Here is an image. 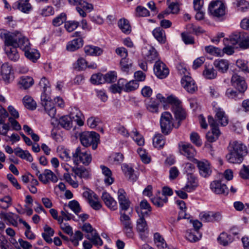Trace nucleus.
<instances>
[{
  "instance_id": "nucleus-1",
  "label": "nucleus",
  "mask_w": 249,
  "mask_h": 249,
  "mask_svg": "<svg viewBox=\"0 0 249 249\" xmlns=\"http://www.w3.org/2000/svg\"><path fill=\"white\" fill-rule=\"evenodd\" d=\"M228 153L226 156L227 161L231 163L240 164L248 153L247 146L241 142H230L228 146Z\"/></svg>"
},
{
  "instance_id": "nucleus-2",
  "label": "nucleus",
  "mask_w": 249,
  "mask_h": 249,
  "mask_svg": "<svg viewBox=\"0 0 249 249\" xmlns=\"http://www.w3.org/2000/svg\"><path fill=\"white\" fill-rule=\"evenodd\" d=\"M215 113L214 119L212 116L208 117V123L210 126L218 127L225 126L229 123V117L223 108L219 107H213Z\"/></svg>"
},
{
  "instance_id": "nucleus-3",
  "label": "nucleus",
  "mask_w": 249,
  "mask_h": 249,
  "mask_svg": "<svg viewBox=\"0 0 249 249\" xmlns=\"http://www.w3.org/2000/svg\"><path fill=\"white\" fill-rule=\"evenodd\" d=\"M167 102L172 105V110L175 117L180 124V122L185 119L187 115L182 107L181 102L177 97L171 95L167 97Z\"/></svg>"
},
{
  "instance_id": "nucleus-4",
  "label": "nucleus",
  "mask_w": 249,
  "mask_h": 249,
  "mask_svg": "<svg viewBox=\"0 0 249 249\" xmlns=\"http://www.w3.org/2000/svg\"><path fill=\"white\" fill-rule=\"evenodd\" d=\"M72 159L76 164L81 163L88 165L91 161L92 157L89 151L79 146L72 152Z\"/></svg>"
},
{
  "instance_id": "nucleus-5",
  "label": "nucleus",
  "mask_w": 249,
  "mask_h": 249,
  "mask_svg": "<svg viewBox=\"0 0 249 249\" xmlns=\"http://www.w3.org/2000/svg\"><path fill=\"white\" fill-rule=\"evenodd\" d=\"M173 117L171 114L167 111L163 112L160 116V124L161 132L165 135H168L171 132L173 127L178 128L180 124L178 122L177 124L173 123Z\"/></svg>"
},
{
  "instance_id": "nucleus-6",
  "label": "nucleus",
  "mask_w": 249,
  "mask_h": 249,
  "mask_svg": "<svg viewBox=\"0 0 249 249\" xmlns=\"http://www.w3.org/2000/svg\"><path fill=\"white\" fill-rule=\"evenodd\" d=\"M99 135L94 131H85L80 135L81 144L85 147L92 145L93 150L97 148L99 142Z\"/></svg>"
},
{
  "instance_id": "nucleus-7",
  "label": "nucleus",
  "mask_w": 249,
  "mask_h": 249,
  "mask_svg": "<svg viewBox=\"0 0 249 249\" xmlns=\"http://www.w3.org/2000/svg\"><path fill=\"white\" fill-rule=\"evenodd\" d=\"M208 12L213 18L222 20L225 18L226 6L220 1H212L209 4Z\"/></svg>"
},
{
  "instance_id": "nucleus-8",
  "label": "nucleus",
  "mask_w": 249,
  "mask_h": 249,
  "mask_svg": "<svg viewBox=\"0 0 249 249\" xmlns=\"http://www.w3.org/2000/svg\"><path fill=\"white\" fill-rule=\"evenodd\" d=\"M0 36L4 40L5 46L17 47L18 39L21 36V33L17 31L11 33L4 29H0Z\"/></svg>"
},
{
  "instance_id": "nucleus-9",
  "label": "nucleus",
  "mask_w": 249,
  "mask_h": 249,
  "mask_svg": "<svg viewBox=\"0 0 249 249\" xmlns=\"http://www.w3.org/2000/svg\"><path fill=\"white\" fill-rule=\"evenodd\" d=\"M195 163L198 169L200 176L204 178H208L212 174V166L210 162L205 159L199 160H195Z\"/></svg>"
},
{
  "instance_id": "nucleus-10",
  "label": "nucleus",
  "mask_w": 249,
  "mask_h": 249,
  "mask_svg": "<svg viewBox=\"0 0 249 249\" xmlns=\"http://www.w3.org/2000/svg\"><path fill=\"white\" fill-rule=\"evenodd\" d=\"M72 36L76 38L68 42L66 46L67 50L70 52H74L82 47L84 45L83 38L85 36L80 32H74Z\"/></svg>"
},
{
  "instance_id": "nucleus-11",
  "label": "nucleus",
  "mask_w": 249,
  "mask_h": 249,
  "mask_svg": "<svg viewBox=\"0 0 249 249\" xmlns=\"http://www.w3.org/2000/svg\"><path fill=\"white\" fill-rule=\"evenodd\" d=\"M41 100L46 112L50 117L54 118L56 115V109L50 97L46 93H42L41 96Z\"/></svg>"
},
{
  "instance_id": "nucleus-12",
  "label": "nucleus",
  "mask_w": 249,
  "mask_h": 249,
  "mask_svg": "<svg viewBox=\"0 0 249 249\" xmlns=\"http://www.w3.org/2000/svg\"><path fill=\"white\" fill-rule=\"evenodd\" d=\"M83 196L86 198L91 206L95 210H98L101 209L102 205L99 201L98 196L93 192L89 190L86 191L83 193Z\"/></svg>"
},
{
  "instance_id": "nucleus-13",
  "label": "nucleus",
  "mask_w": 249,
  "mask_h": 249,
  "mask_svg": "<svg viewBox=\"0 0 249 249\" xmlns=\"http://www.w3.org/2000/svg\"><path fill=\"white\" fill-rule=\"evenodd\" d=\"M181 84L185 90L190 93H194L197 90V86L193 79L189 75H184Z\"/></svg>"
},
{
  "instance_id": "nucleus-14",
  "label": "nucleus",
  "mask_w": 249,
  "mask_h": 249,
  "mask_svg": "<svg viewBox=\"0 0 249 249\" xmlns=\"http://www.w3.org/2000/svg\"><path fill=\"white\" fill-rule=\"evenodd\" d=\"M231 83L239 92H244L247 89V85L244 78L236 73L232 75Z\"/></svg>"
},
{
  "instance_id": "nucleus-15",
  "label": "nucleus",
  "mask_w": 249,
  "mask_h": 249,
  "mask_svg": "<svg viewBox=\"0 0 249 249\" xmlns=\"http://www.w3.org/2000/svg\"><path fill=\"white\" fill-rule=\"evenodd\" d=\"M69 116L77 125L83 126L84 124L85 117L82 112L77 107H71L70 109Z\"/></svg>"
},
{
  "instance_id": "nucleus-16",
  "label": "nucleus",
  "mask_w": 249,
  "mask_h": 249,
  "mask_svg": "<svg viewBox=\"0 0 249 249\" xmlns=\"http://www.w3.org/2000/svg\"><path fill=\"white\" fill-rule=\"evenodd\" d=\"M154 71L156 75L160 79H163L167 76L169 71L165 64L160 61H156Z\"/></svg>"
},
{
  "instance_id": "nucleus-17",
  "label": "nucleus",
  "mask_w": 249,
  "mask_h": 249,
  "mask_svg": "<svg viewBox=\"0 0 249 249\" xmlns=\"http://www.w3.org/2000/svg\"><path fill=\"white\" fill-rule=\"evenodd\" d=\"M2 78L5 84H9L14 79V72L12 67L7 63L2 64L1 67Z\"/></svg>"
},
{
  "instance_id": "nucleus-18",
  "label": "nucleus",
  "mask_w": 249,
  "mask_h": 249,
  "mask_svg": "<svg viewBox=\"0 0 249 249\" xmlns=\"http://www.w3.org/2000/svg\"><path fill=\"white\" fill-rule=\"evenodd\" d=\"M142 55L146 61L152 62L157 60L158 54L156 49L151 46H147L142 49Z\"/></svg>"
},
{
  "instance_id": "nucleus-19",
  "label": "nucleus",
  "mask_w": 249,
  "mask_h": 249,
  "mask_svg": "<svg viewBox=\"0 0 249 249\" xmlns=\"http://www.w3.org/2000/svg\"><path fill=\"white\" fill-rule=\"evenodd\" d=\"M210 188L213 192L216 194H224L227 195L228 194V188L224 184H222L219 180L213 181L210 184Z\"/></svg>"
},
{
  "instance_id": "nucleus-20",
  "label": "nucleus",
  "mask_w": 249,
  "mask_h": 249,
  "mask_svg": "<svg viewBox=\"0 0 249 249\" xmlns=\"http://www.w3.org/2000/svg\"><path fill=\"white\" fill-rule=\"evenodd\" d=\"M39 180L44 184L48 183L50 181L56 182L58 180L57 177L50 170L45 169L44 172L39 176Z\"/></svg>"
},
{
  "instance_id": "nucleus-21",
  "label": "nucleus",
  "mask_w": 249,
  "mask_h": 249,
  "mask_svg": "<svg viewBox=\"0 0 249 249\" xmlns=\"http://www.w3.org/2000/svg\"><path fill=\"white\" fill-rule=\"evenodd\" d=\"M198 185L197 177L194 175L187 176V182L183 189L187 192L194 191Z\"/></svg>"
},
{
  "instance_id": "nucleus-22",
  "label": "nucleus",
  "mask_w": 249,
  "mask_h": 249,
  "mask_svg": "<svg viewBox=\"0 0 249 249\" xmlns=\"http://www.w3.org/2000/svg\"><path fill=\"white\" fill-rule=\"evenodd\" d=\"M34 83V81L32 77L22 76L19 78L18 85L20 89H26L30 88Z\"/></svg>"
},
{
  "instance_id": "nucleus-23",
  "label": "nucleus",
  "mask_w": 249,
  "mask_h": 249,
  "mask_svg": "<svg viewBox=\"0 0 249 249\" xmlns=\"http://www.w3.org/2000/svg\"><path fill=\"white\" fill-rule=\"evenodd\" d=\"M118 199L120 208V219L123 222L124 221V190L120 189L118 191Z\"/></svg>"
},
{
  "instance_id": "nucleus-24",
  "label": "nucleus",
  "mask_w": 249,
  "mask_h": 249,
  "mask_svg": "<svg viewBox=\"0 0 249 249\" xmlns=\"http://www.w3.org/2000/svg\"><path fill=\"white\" fill-rule=\"evenodd\" d=\"M100 168L102 170V173L104 176V180L105 184L107 186L110 185L114 182V178L112 177L111 170L104 165H101Z\"/></svg>"
},
{
  "instance_id": "nucleus-25",
  "label": "nucleus",
  "mask_w": 249,
  "mask_h": 249,
  "mask_svg": "<svg viewBox=\"0 0 249 249\" xmlns=\"http://www.w3.org/2000/svg\"><path fill=\"white\" fill-rule=\"evenodd\" d=\"M146 108L152 113H158L159 103L153 98L147 99L144 101Z\"/></svg>"
},
{
  "instance_id": "nucleus-26",
  "label": "nucleus",
  "mask_w": 249,
  "mask_h": 249,
  "mask_svg": "<svg viewBox=\"0 0 249 249\" xmlns=\"http://www.w3.org/2000/svg\"><path fill=\"white\" fill-rule=\"evenodd\" d=\"M86 55L90 56H99L102 54L103 50L97 46L93 45H86L84 48Z\"/></svg>"
},
{
  "instance_id": "nucleus-27",
  "label": "nucleus",
  "mask_w": 249,
  "mask_h": 249,
  "mask_svg": "<svg viewBox=\"0 0 249 249\" xmlns=\"http://www.w3.org/2000/svg\"><path fill=\"white\" fill-rule=\"evenodd\" d=\"M4 50L7 57L11 61H17L19 59V55L17 52V47L5 46Z\"/></svg>"
},
{
  "instance_id": "nucleus-28",
  "label": "nucleus",
  "mask_w": 249,
  "mask_h": 249,
  "mask_svg": "<svg viewBox=\"0 0 249 249\" xmlns=\"http://www.w3.org/2000/svg\"><path fill=\"white\" fill-rule=\"evenodd\" d=\"M213 65L217 70L222 72H226L229 67V62L227 60L218 59L214 61Z\"/></svg>"
},
{
  "instance_id": "nucleus-29",
  "label": "nucleus",
  "mask_w": 249,
  "mask_h": 249,
  "mask_svg": "<svg viewBox=\"0 0 249 249\" xmlns=\"http://www.w3.org/2000/svg\"><path fill=\"white\" fill-rule=\"evenodd\" d=\"M102 198L107 207L112 210L117 209V202L108 193L103 192Z\"/></svg>"
},
{
  "instance_id": "nucleus-30",
  "label": "nucleus",
  "mask_w": 249,
  "mask_h": 249,
  "mask_svg": "<svg viewBox=\"0 0 249 249\" xmlns=\"http://www.w3.org/2000/svg\"><path fill=\"white\" fill-rule=\"evenodd\" d=\"M181 151L182 154L188 159L193 158L196 153V150L191 144H185L182 145Z\"/></svg>"
},
{
  "instance_id": "nucleus-31",
  "label": "nucleus",
  "mask_w": 249,
  "mask_h": 249,
  "mask_svg": "<svg viewBox=\"0 0 249 249\" xmlns=\"http://www.w3.org/2000/svg\"><path fill=\"white\" fill-rule=\"evenodd\" d=\"M86 237L94 245L102 246L103 244L102 239L95 229L92 230L91 232L88 233L86 235Z\"/></svg>"
},
{
  "instance_id": "nucleus-32",
  "label": "nucleus",
  "mask_w": 249,
  "mask_h": 249,
  "mask_svg": "<svg viewBox=\"0 0 249 249\" xmlns=\"http://www.w3.org/2000/svg\"><path fill=\"white\" fill-rule=\"evenodd\" d=\"M29 0H19L14 4V6L23 13H28L32 8Z\"/></svg>"
},
{
  "instance_id": "nucleus-33",
  "label": "nucleus",
  "mask_w": 249,
  "mask_h": 249,
  "mask_svg": "<svg viewBox=\"0 0 249 249\" xmlns=\"http://www.w3.org/2000/svg\"><path fill=\"white\" fill-rule=\"evenodd\" d=\"M152 34L157 41L161 44L166 42V35L165 31L160 27L155 28L152 32Z\"/></svg>"
},
{
  "instance_id": "nucleus-34",
  "label": "nucleus",
  "mask_w": 249,
  "mask_h": 249,
  "mask_svg": "<svg viewBox=\"0 0 249 249\" xmlns=\"http://www.w3.org/2000/svg\"><path fill=\"white\" fill-rule=\"evenodd\" d=\"M185 237L188 241L194 243L200 240L201 235H199L198 231H195L194 230H188L186 231Z\"/></svg>"
},
{
  "instance_id": "nucleus-35",
  "label": "nucleus",
  "mask_w": 249,
  "mask_h": 249,
  "mask_svg": "<svg viewBox=\"0 0 249 249\" xmlns=\"http://www.w3.org/2000/svg\"><path fill=\"white\" fill-rule=\"evenodd\" d=\"M151 201L155 206L161 207L168 201V197L165 196H161V193L159 192L156 196L151 198Z\"/></svg>"
},
{
  "instance_id": "nucleus-36",
  "label": "nucleus",
  "mask_w": 249,
  "mask_h": 249,
  "mask_svg": "<svg viewBox=\"0 0 249 249\" xmlns=\"http://www.w3.org/2000/svg\"><path fill=\"white\" fill-rule=\"evenodd\" d=\"M137 231L141 233H147L148 226L146 222L143 217V214L142 213V215H140L139 218L137 221Z\"/></svg>"
},
{
  "instance_id": "nucleus-37",
  "label": "nucleus",
  "mask_w": 249,
  "mask_h": 249,
  "mask_svg": "<svg viewBox=\"0 0 249 249\" xmlns=\"http://www.w3.org/2000/svg\"><path fill=\"white\" fill-rule=\"evenodd\" d=\"M212 131L208 132L206 134V138L209 142H213L216 141L218 138L220 132L218 127L211 126Z\"/></svg>"
},
{
  "instance_id": "nucleus-38",
  "label": "nucleus",
  "mask_w": 249,
  "mask_h": 249,
  "mask_svg": "<svg viewBox=\"0 0 249 249\" xmlns=\"http://www.w3.org/2000/svg\"><path fill=\"white\" fill-rule=\"evenodd\" d=\"M125 176L127 178V180L131 183L135 182L138 178L137 172L128 165L125 166Z\"/></svg>"
},
{
  "instance_id": "nucleus-39",
  "label": "nucleus",
  "mask_w": 249,
  "mask_h": 249,
  "mask_svg": "<svg viewBox=\"0 0 249 249\" xmlns=\"http://www.w3.org/2000/svg\"><path fill=\"white\" fill-rule=\"evenodd\" d=\"M125 236L128 238H132L134 236L133 225L131 221L130 217L125 214Z\"/></svg>"
},
{
  "instance_id": "nucleus-40",
  "label": "nucleus",
  "mask_w": 249,
  "mask_h": 249,
  "mask_svg": "<svg viewBox=\"0 0 249 249\" xmlns=\"http://www.w3.org/2000/svg\"><path fill=\"white\" fill-rule=\"evenodd\" d=\"M59 124L63 128L70 130L72 127V120L70 116H63L59 118Z\"/></svg>"
},
{
  "instance_id": "nucleus-41",
  "label": "nucleus",
  "mask_w": 249,
  "mask_h": 249,
  "mask_svg": "<svg viewBox=\"0 0 249 249\" xmlns=\"http://www.w3.org/2000/svg\"><path fill=\"white\" fill-rule=\"evenodd\" d=\"M15 153L17 156L29 162H32L33 160V158L27 150H23L20 148H17L15 150Z\"/></svg>"
},
{
  "instance_id": "nucleus-42",
  "label": "nucleus",
  "mask_w": 249,
  "mask_h": 249,
  "mask_svg": "<svg viewBox=\"0 0 249 249\" xmlns=\"http://www.w3.org/2000/svg\"><path fill=\"white\" fill-rule=\"evenodd\" d=\"M126 134L130 135L138 145L142 146L144 144V140L143 138L135 128H134L130 133H127Z\"/></svg>"
},
{
  "instance_id": "nucleus-43",
  "label": "nucleus",
  "mask_w": 249,
  "mask_h": 249,
  "mask_svg": "<svg viewBox=\"0 0 249 249\" xmlns=\"http://www.w3.org/2000/svg\"><path fill=\"white\" fill-rule=\"evenodd\" d=\"M17 47L20 48L24 52L30 48V43L28 39L21 34V36L18 39Z\"/></svg>"
},
{
  "instance_id": "nucleus-44",
  "label": "nucleus",
  "mask_w": 249,
  "mask_h": 249,
  "mask_svg": "<svg viewBox=\"0 0 249 249\" xmlns=\"http://www.w3.org/2000/svg\"><path fill=\"white\" fill-rule=\"evenodd\" d=\"M72 171L74 173V175L72 176L75 178H76V176L81 178H88L89 175V171L84 167H76L73 168Z\"/></svg>"
},
{
  "instance_id": "nucleus-45",
  "label": "nucleus",
  "mask_w": 249,
  "mask_h": 249,
  "mask_svg": "<svg viewBox=\"0 0 249 249\" xmlns=\"http://www.w3.org/2000/svg\"><path fill=\"white\" fill-rule=\"evenodd\" d=\"M217 240L220 244L225 246L232 242L233 238L231 235L222 232L218 237Z\"/></svg>"
},
{
  "instance_id": "nucleus-46",
  "label": "nucleus",
  "mask_w": 249,
  "mask_h": 249,
  "mask_svg": "<svg viewBox=\"0 0 249 249\" xmlns=\"http://www.w3.org/2000/svg\"><path fill=\"white\" fill-rule=\"evenodd\" d=\"M125 47L127 48V49H125V57L128 56V52L131 55L134 54L136 47L132 39L129 37L125 38Z\"/></svg>"
},
{
  "instance_id": "nucleus-47",
  "label": "nucleus",
  "mask_w": 249,
  "mask_h": 249,
  "mask_svg": "<svg viewBox=\"0 0 249 249\" xmlns=\"http://www.w3.org/2000/svg\"><path fill=\"white\" fill-rule=\"evenodd\" d=\"M124 80L119 79L117 84L112 85L110 87V90L113 93H121L124 89Z\"/></svg>"
},
{
  "instance_id": "nucleus-48",
  "label": "nucleus",
  "mask_w": 249,
  "mask_h": 249,
  "mask_svg": "<svg viewBox=\"0 0 249 249\" xmlns=\"http://www.w3.org/2000/svg\"><path fill=\"white\" fill-rule=\"evenodd\" d=\"M165 143L164 137L161 134H156L153 140V145L157 148H162Z\"/></svg>"
},
{
  "instance_id": "nucleus-49",
  "label": "nucleus",
  "mask_w": 249,
  "mask_h": 249,
  "mask_svg": "<svg viewBox=\"0 0 249 249\" xmlns=\"http://www.w3.org/2000/svg\"><path fill=\"white\" fill-rule=\"evenodd\" d=\"M154 238L155 243L159 249H164L166 248L167 244L163 238L160 233L158 232L155 233L154 235Z\"/></svg>"
},
{
  "instance_id": "nucleus-50",
  "label": "nucleus",
  "mask_w": 249,
  "mask_h": 249,
  "mask_svg": "<svg viewBox=\"0 0 249 249\" xmlns=\"http://www.w3.org/2000/svg\"><path fill=\"white\" fill-rule=\"evenodd\" d=\"M22 101L26 108L31 110L35 109L36 108V102L29 95L25 96L23 98Z\"/></svg>"
},
{
  "instance_id": "nucleus-51",
  "label": "nucleus",
  "mask_w": 249,
  "mask_h": 249,
  "mask_svg": "<svg viewBox=\"0 0 249 249\" xmlns=\"http://www.w3.org/2000/svg\"><path fill=\"white\" fill-rule=\"evenodd\" d=\"M24 52L25 56L34 62L39 57V53L36 50L31 49V48L24 51Z\"/></svg>"
},
{
  "instance_id": "nucleus-52",
  "label": "nucleus",
  "mask_w": 249,
  "mask_h": 249,
  "mask_svg": "<svg viewBox=\"0 0 249 249\" xmlns=\"http://www.w3.org/2000/svg\"><path fill=\"white\" fill-rule=\"evenodd\" d=\"M167 4L169 12H165V14H168L169 13L176 14L179 11L178 3L176 0H168Z\"/></svg>"
},
{
  "instance_id": "nucleus-53",
  "label": "nucleus",
  "mask_w": 249,
  "mask_h": 249,
  "mask_svg": "<svg viewBox=\"0 0 249 249\" xmlns=\"http://www.w3.org/2000/svg\"><path fill=\"white\" fill-rule=\"evenodd\" d=\"M244 32H237L232 34L230 38V44L232 45H235L240 43L242 37Z\"/></svg>"
},
{
  "instance_id": "nucleus-54",
  "label": "nucleus",
  "mask_w": 249,
  "mask_h": 249,
  "mask_svg": "<svg viewBox=\"0 0 249 249\" xmlns=\"http://www.w3.org/2000/svg\"><path fill=\"white\" fill-rule=\"evenodd\" d=\"M19 222L22 224L26 228L25 231V235L29 240H34L36 238V235L32 232L30 226L24 220L19 219Z\"/></svg>"
},
{
  "instance_id": "nucleus-55",
  "label": "nucleus",
  "mask_w": 249,
  "mask_h": 249,
  "mask_svg": "<svg viewBox=\"0 0 249 249\" xmlns=\"http://www.w3.org/2000/svg\"><path fill=\"white\" fill-rule=\"evenodd\" d=\"M88 62L83 58H79L74 64V68L79 71H83L87 68Z\"/></svg>"
},
{
  "instance_id": "nucleus-56",
  "label": "nucleus",
  "mask_w": 249,
  "mask_h": 249,
  "mask_svg": "<svg viewBox=\"0 0 249 249\" xmlns=\"http://www.w3.org/2000/svg\"><path fill=\"white\" fill-rule=\"evenodd\" d=\"M182 167H183V173L186 174L187 176L194 175V173L195 172V167L193 164L187 162L183 164Z\"/></svg>"
},
{
  "instance_id": "nucleus-57",
  "label": "nucleus",
  "mask_w": 249,
  "mask_h": 249,
  "mask_svg": "<svg viewBox=\"0 0 249 249\" xmlns=\"http://www.w3.org/2000/svg\"><path fill=\"white\" fill-rule=\"evenodd\" d=\"M117 78V73L115 71H109L104 75V82L108 83L114 82Z\"/></svg>"
},
{
  "instance_id": "nucleus-58",
  "label": "nucleus",
  "mask_w": 249,
  "mask_h": 249,
  "mask_svg": "<svg viewBox=\"0 0 249 249\" xmlns=\"http://www.w3.org/2000/svg\"><path fill=\"white\" fill-rule=\"evenodd\" d=\"M67 19L66 15L65 13H61L54 18L52 23L54 26H59L62 24Z\"/></svg>"
},
{
  "instance_id": "nucleus-59",
  "label": "nucleus",
  "mask_w": 249,
  "mask_h": 249,
  "mask_svg": "<svg viewBox=\"0 0 249 249\" xmlns=\"http://www.w3.org/2000/svg\"><path fill=\"white\" fill-rule=\"evenodd\" d=\"M204 76L209 79L215 78L217 76V72L213 68H206L203 71Z\"/></svg>"
},
{
  "instance_id": "nucleus-60",
  "label": "nucleus",
  "mask_w": 249,
  "mask_h": 249,
  "mask_svg": "<svg viewBox=\"0 0 249 249\" xmlns=\"http://www.w3.org/2000/svg\"><path fill=\"white\" fill-rule=\"evenodd\" d=\"M101 122V121L99 118L93 116L90 117L87 121L88 125L91 128H95Z\"/></svg>"
},
{
  "instance_id": "nucleus-61",
  "label": "nucleus",
  "mask_w": 249,
  "mask_h": 249,
  "mask_svg": "<svg viewBox=\"0 0 249 249\" xmlns=\"http://www.w3.org/2000/svg\"><path fill=\"white\" fill-rule=\"evenodd\" d=\"M91 82L94 84H101L104 83V75L101 73L93 74L90 78Z\"/></svg>"
},
{
  "instance_id": "nucleus-62",
  "label": "nucleus",
  "mask_w": 249,
  "mask_h": 249,
  "mask_svg": "<svg viewBox=\"0 0 249 249\" xmlns=\"http://www.w3.org/2000/svg\"><path fill=\"white\" fill-rule=\"evenodd\" d=\"M139 86V83L135 80L130 81L125 84V92H131L137 89Z\"/></svg>"
},
{
  "instance_id": "nucleus-63",
  "label": "nucleus",
  "mask_w": 249,
  "mask_h": 249,
  "mask_svg": "<svg viewBox=\"0 0 249 249\" xmlns=\"http://www.w3.org/2000/svg\"><path fill=\"white\" fill-rule=\"evenodd\" d=\"M11 198L8 196H5L0 199V207L3 209H7L12 204Z\"/></svg>"
},
{
  "instance_id": "nucleus-64",
  "label": "nucleus",
  "mask_w": 249,
  "mask_h": 249,
  "mask_svg": "<svg viewBox=\"0 0 249 249\" xmlns=\"http://www.w3.org/2000/svg\"><path fill=\"white\" fill-rule=\"evenodd\" d=\"M79 22L76 21H68L65 23V28L69 32H71L79 26Z\"/></svg>"
}]
</instances>
